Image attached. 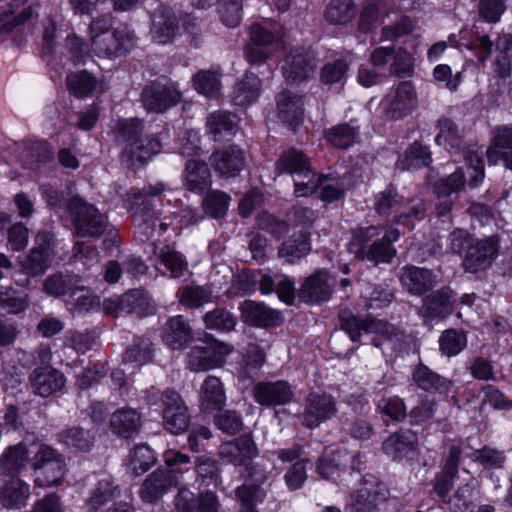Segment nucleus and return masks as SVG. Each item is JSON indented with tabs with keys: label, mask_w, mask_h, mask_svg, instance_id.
<instances>
[{
	"label": "nucleus",
	"mask_w": 512,
	"mask_h": 512,
	"mask_svg": "<svg viewBox=\"0 0 512 512\" xmlns=\"http://www.w3.org/2000/svg\"><path fill=\"white\" fill-rule=\"evenodd\" d=\"M260 94L261 80L254 74L246 73L234 87L232 102L235 106L246 108L255 103Z\"/></svg>",
	"instance_id": "79ce46f5"
},
{
	"label": "nucleus",
	"mask_w": 512,
	"mask_h": 512,
	"mask_svg": "<svg viewBox=\"0 0 512 512\" xmlns=\"http://www.w3.org/2000/svg\"><path fill=\"white\" fill-rule=\"evenodd\" d=\"M439 133L435 138V142L439 146L454 154H463V157L468 165V169L472 170L470 173L471 180L469 185L471 187L478 186L484 178V162L478 153L466 147L463 134L458 126L448 118H440L437 121Z\"/></svg>",
	"instance_id": "7ed1b4c3"
},
{
	"label": "nucleus",
	"mask_w": 512,
	"mask_h": 512,
	"mask_svg": "<svg viewBox=\"0 0 512 512\" xmlns=\"http://www.w3.org/2000/svg\"><path fill=\"white\" fill-rule=\"evenodd\" d=\"M387 497V487L373 476H369L364 478L357 491L351 495L350 505L355 512H377L378 505Z\"/></svg>",
	"instance_id": "f8f14e48"
},
{
	"label": "nucleus",
	"mask_w": 512,
	"mask_h": 512,
	"mask_svg": "<svg viewBox=\"0 0 512 512\" xmlns=\"http://www.w3.org/2000/svg\"><path fill=\"white\" fill-rule=\"evenodd\" d=\"M379 236V229L376 226H368L358 229L353 236L352 247L355 257L359 260H368L375 265L380 263H390L396 256L397 251L392 246L400 237V231L396 228H389L382 238Z\"/></svg>",
	"instance_id": "f03ea898"
},
{
	"label": "nucleus",
	"mask_w": 512,
	"mask_h": 512,
	"mask_svg": "<svg viewBox=\"0 0 512 512\" xmlns=\"http://www.w3.org/2000/svg\"><path fill=\"white\" fill-rule=\"evenodd\" d=\"M174 504L177 512H218L221 506L214 492L207 490L195 496L187 488L178 490Z\"/></svg>",
	"instance_id": "6ab92c4d"
},
{
	"label": "nucleus",
	"mask_w": 512,
	"mask_h": 512,
	"mask_svg": "<svg viewBox=\"0 0 512 512\" xmlns=\"http://www.w3.org/2000/svg\"><path fill=\"white\" fill-rule=\"evenodd\" d=\"M231 347L217 340L205 341L191 348L187 355L188 367L195 372H203L225 363Z\"/></svg>",
	"instance_id": "1a4fd4ad"
},
{
	"label": "nucleus",
	"mask_w": 512,
	"mask_h": 512,
	"mask_svg": "<svg viewBox=\"0 0 512 512\" xmlns=\"http://www.w3.org/2000/svg\"><path fill=\"white\" fill-rule=\"evenodd\" d=\"M28 451L24 444L9 447L0 458V471L13 478L24 469L28 463Z\"/></svg>",
	"instance_id": "de8ad7c7"
},
{
	"label": "nucleus",
	"mask_w": 512,
	"mask_h": 512,
	"mask_svg": "<svg viewBox=\"0 0 512 512\" xmlns=\"http://www.w3.org/2000/svg\"><path fill=\"white\" fill-rule=\"evenodd\" d=\"M412 381L419 389L429 393L446 394L452 386L449 379L435 373L424 364H419L414 369Z\"/></svg>",
	"instance_id": "e433bc0d"
},
{
	"label": "nucleus",
	"mask_w": 512,
	"mask_h": 512,
	"mask_svg": "<svg viewBox=\"0 0 512 512\" xmlns=\"http://www.w3.org/2000/svg\"><path fill=\"white\" fill-rule=\"evenodd\" d=\"M193 330L182 315L169 318L162 330L163 342L172 350H183L193 341Z\"/></svg>",
	"instance_id": "b1692460"
},
{
	"label": "nucleus",
	"mask_w": 512,
	"mask_h": 512,
	"mask_svg": "<svg viewBox=\"0 0 512 512\" xmlns=\"http://www.w3.org/2000/svg\"><path fill=\"white\" fill-rule=\"evenodd\" d=\"M494 146L486 151L489 162L502 159L505 167L512 170V126H499L493 130Z\"/></svg>",
	"instance_id": "473e14b6"
},
{
	"label": "nucleus",
	"mask_w": 512,
	"mask_h": 512,
	"mask_svg": "<svg viewBox=\"0 0 512 512\" xmlns=\"http://www.w3.org/2000/svg\"><path fill=\"white\" fill-rule=\"evenodd\" d=\"M230 196L223 191L214 190L203 199L205 213L215 219L223 218L228 210Z\"/></svg>",
	"instance_id": "0e129e2a"
},
{
	"label": "nucleus",
	"mask_w": 512,
	"mask_h": 512,
	"mask_svg": "<svg viewBox=\"0 0 512 512\" xmlns=\"http://www.w3.org/2000/svg\"><path fill=\"white\" fill-rule=\"evenodd\" d=\"M431 163V152L427 146L414 142L406 151L397 165L402 169H415L428 166Z\"/></svg>",
	"instance_id": "4d7b16f0"
},
{
	"label": "nucleus",
	"mask_w": 512,
	"mask_h": 512,
	"mask_svg": "<svg viewBox=\"0 0 512 512\" xmlns=\"http://www.w3.org/2000/svg\"><path fill=\"white\" fill-rule=\"evenodd\" d=\"M329 143L339 149H348L359 137V125L356 120L337 124L325 131Z\"/></svg>",
	"instance_id": "49530a36"
},
{
	"label": "nucleus",
	"mask_w": 512,
	"mask_h": 512,
	"mask_svg": "<svg viewBox=\"0 0 512 512\" xmlns=\"http://www.w3.org/2000/svg\"><path fill=\"white\" fill-rule=\"evenodd\" d=\"M29 0H13L11 7V15H5V19H0V32L1 33H9L16 26L25 24L27 22H31L38 16V12L40 9V5L36 1H31V3L23 8L18 14H16V9L20 8L22 5L26 4Z\"/></svg>",
	"instance_id": "a18cd8bd"
},
{
	"label": "nucleus",
	"mask_w": 512,
	"mask_h": 512,
	"mask_svg": "<svg viewBox=\"0 0 512 512\" xmlns=\"http://www.w3.org/2000/svg\"><path fill=\"white\" fill-rule=\"evenodd\" d=\"M206 127L214 141L227 140L237 131L238 118L231 112L217 111L207 117Z\"/></svg>",
	"instance_id": "58836bf2"
},
{
	"label": "nucleus",
	"mask_w": 512,
	"mask_h": 512,
	"mask_svg": "<svg viewBox=\"0 0 512 512\" xmlns=\"http://www.w3.org/2000/svg\"><path fill=\"white\" fill-rule=\"evenodd\" d=\"M205 326L210 330L230 332L237 324V318L227 309L217 307L203 317Z\"/></svg>",
	"instance_id": "bf43d9fd"
},
{
	"label": "nucleus",
	"mask_w": 512,
	"mask_h": 512,
	"mask_svg": "<svg viewBox=\"0 0 512 512\" xmlns=\"http://www.w3.org/2000/svg\"><path fill=\"white\" fill-rule=\"evenodd\" d=\"M181 100L180 91L170 83L152 81L142 89L140 101L148 112L163 113Z\"/></svg>",
	"instance_id": "9d476101"
},
{
	"label": "nucleus",
	"mask_w": 512,
	"mask_h": 512,
	"mask_svg": "<svg viewBox=\"0 0 512 512\" xmlns=\"http://www.w3.org/2000/svg\"><path fill=\"white\" fill-rule=\"evenodd\" d=\"M438 342L441 353L453 357L467 346V335L462 329L449 328L441 333Z\"/></svg>",
	"instance_id": "603ef678"
},
{
	"label": "nucleus",
	"mask_w": 512,
	"mask_h": 512,
	"mask_svg": "<svg viewBox=\"0 0 512 512\" xmlns=\"http://www.w3.org/2000/svg\"><path fill=\"white\" fill-rule=\"evenodd\" d=\"M36 473L35 483L39 487L58 485L66 470L64 456L52 446L41 444L32 458Z\"/></svg>",
	"instance_id": "39448f33"
},
{
	"label": "nucleus",
	"mask_w": 512,
	"mask_h": 512,
	"mask_svg": "<svg viewBox=\"0 0 512 512\" xmlns=\"http://www.w3.org/2000/svg\"><path fill=\"white\" fill-rule=\"evenodd\" d=\"M315 54L310 48L293 47L285 59L283 74L286 79L303 81L310 78L316 69Z\"/></svg>",
	"instance_id": "4468645a"
},
{
	"label": "nucleus",
	"mask_w": 512,
	"mask_h": 512,
	"mask_svg": "<svg viewBox=\"0 0 512 512\" xmlns=\"http://www.w3.org/2000/svg\"><path fill=\"white\" fill-rule=\"evenodd\" d=\"M400 284L409 295L421 297L437 285L436 274L427 268L406 265L400 270Z\"/></svg>",
	"instance_id": "f3484780"
},
{
	"label": "nucleus",
	"mask_w": 512,
	"mask_h": 512,
	"mask_svg": "<svg viewBox=\"0 0 512 512\" xmlns=\"http://www.w3.org/2000/svg\"><path fill=\"white\" fill-rule=\"evenodd\" d=\"M161 402L166 429L173 434L186 431L190 422V414L181 395L177 391L168 388L162 393Z\"/></svg>",
	"instance_id": "9b49d317"
},
{
	"label": "nucleus",
	"mask_w": 512,
	"mask_h": 512,
	"mask_svg": "<svg viewBox=\"0 0 512 512\" xmlns=\"http://www.w3.org/2000/svg\"><path fill=\"white\" fill-rule=\"evenodd\" d=\"M195 470L201 485L217 487L221 483L220 468L215 459L207 456L197 457Z\"/></svg>",
	"instance_id": "6e6d98bb"
},
{
	"label": "nucleus",
	"mask_w": 512,
	"mask_h": 512,
	"mask_svg": "<svg viewBox=\"0 0 512 512\" xmlns=\"http://www.w3.org/2000/svg\"><path fill=\"white\" fill-rule=\"evenodd\" d=\"M195 89L208 98H216L221 90L219 76L212 71H200L193 77Z\"/></svg>",
	"instance_id": "338daca9"
},
{
	"label": "nucleus",
	"mask_w": 512,
	"mask_h": 512,
	"mask_svg": "<svg viewBox=\"0 0 512 512\" xmlns=\"http://www.w3.org/2000/svg\"><path fill=\"white\" fill-rule=\"evenodd\" d=\"M265 358V353L260 346L256 344L248 345L244 362L241 366V374L243 377L249 379L254 378L263 366Z\"/></svg>",
	"instance_id": "69168bd1"
},
{
	"label": "nucleus",
	"mask_w": 512,
	"mask_h": 512,
	"mask_svg": "<svg viewBox=\"0 0 512 512\" xmlns=\"http://www.w3.org/2000/svg\"><path fill=\"white\" fill-rule=\"evenodd\" d=\"M178 32V19L171 9L161 7L153 13L150 28V35L153 41L159 44L170 43L175 39Z\"/></svg>",
	"instance_id": "a878e982"
},
{
	"label": "nucleus",
	"mask_w": 512,
	"mask_h": 512,
	"mask_svg": "<svg viewBox=\"0 0 512 512\" xmlns=\"http://www.w3.org/2000/svg\"><path fill=\"white\" fill-rule=\"evenodd\" d=\"M255 401L267 407L285 405L294 398L293 390L287 381L260 382L253 388Z\"/></svg>",
	"instance_id": "aec40b11"
},
{
	"label": "nucleus",
	"mask_w": 512,
	"mask_h": 512,
	"mask_svg": "<svg viewBox=\"0 0 512 512\" xmlns=\"http://www.w3.org/2000/svg\"><path fill=\"white\" fill-rule=\"evenodd\" d=\"M81 282L82 278L73 272L58 271L46 277L43 282V291L56 298L69 297Z\"/></svg>",
	"instance_id": "c9c22d12"
},
{
	"label": "nucleus",
	"mask_w": 512,
	"mask_h": 512,
	"mask_svg": "<svg viewBox=\"0 0 512 512\" xmlns=\"http://www.w3.org/2000/svg\"><path fill=\"white\" fill-rule=\"evenodd\" d=\"M276 170L296 178L309 176L313 171L309 157L302 150L295 148H289L282 152L276 162Z\"/></svg>",
	"instance_id": "c756f323"
},
{
	"label": "nucleus",
	"mask_w": 512,
	"mask_h": 512,
	"mask_svg": "<svg viewBox=\"0 0 512 512\" xmlns=\"http://www.w3.org/2000/svg\"><path fill=\"white\" fill-rule=\"evenodd\" d=\"M210 163L221 176L236 177L245 167L244 152L239 147L232 145L215 151L210 156Z\"/></svg>",
	"instance_id": "393cba45"
},
{
	"label": "nucleus",
	"mask_w": 512,
	"mask_h": 512,
	"mask_svg": "<svg viewBox=\"0 0 512 512\" xmlns=\"http://www.w3.org/2000/svg\"><path fill=\"white\" fill-rule=\"evenodd\" d=\"M418 444L417 434L409 429L400 430L391 434L383 443V452L394 461L409 458L416 450Z\"/></svg>",
	"instance_id": "bb28decb"
},
{
	"label": "nucleus",
	"mask_w": 512,
	"mask_h": 512,
	"mask_svg": "<svg viewBox=\"0 0 512 512\" xmlns=\"http://www.w3.org/2000/svg\"><path fill=\"white\" fill-rule=\"evenodd\" d=\"M302 97L291 91H283L277 96V116L283 123L297 126L303 118Z\"/></svg>",
	"instance_id": "4c0bfd02"
},
{
	"label": "nucleus",
	"mask_w": 512,
	"mask_h": 512,
	"mask_svg": "<svg viewBox=\"0 0 512 512\" xmlns=\"http://www.w3.org/2000/svg\"><path fill=\"white\" fill-rule=\"evenodd\" d=\"M336 413V402L331 395L326 393H310L306 398L305 409L302 413V423L307 428L313 429L331 419Z\"/></svg>",
	"instance_id": "2eb2a0df"
},
{
	"label": "nucleus",
	"mask_w": 512,
	"mask_h": 512,
	"mask_svg": "<svg viewBox=\"0 0 512 512\" xmlns=\"http://www.w3.org/2000/svg\"><path fill=\"white\" fill-rule=\"evenodd\" d=\"M241 315L244 322L259 327H271L282 324L281 314L264 304L245 300L241 306Z\"/></svg>",
	"instance_id": "c85d7f7f"
},
{
	"label": "nucleus",
	"mask_w": 512,
	"mask_h": 512,
	"mask_svg": "<svg viewBox=\"0 0 512 512\" xmlns=\"http://www.w3.org/2000/svg\"><path fill=\"white\" fill-rule=\"evenodd\" d=\"M311 251L310 235L306 232H295L286 239L278 249V256L288 263H295Z\"/></svg>",
	"instance_id": "37998d69"
},
{
	"label": "nucleus",
	"mask_w": 512,
	"mask_h": 512,
	"mask_svg": "<svg viewBox=\"0 0 512 512\" xmlns=\"http://www.w3.org/2000/svg\"><path fill=\"white\" fill-rule=\"evenodd\" d=\"M116 494V486L108 478L101 479L91 496L86 501L87 509L90 512H97L103 505L111 501Z\"/></svg>",
	"instance_id": "052dcab7"
},
{
	"label": "nucleus",
	"mask_w": 512,
	"mask_h": 512,
	"mask_svg": "<svg viewBox=\"0 0 512 512\" xmlns=\"http://www.w3.org/2000/svg\"><path fill=\"white\" fill-rule=\"evenodd\" d=\"M65 307L73 317H77L99 311L101 302L100 298L81 282L79 287L66 298Z\"/></svg>",
	"instance_id": "2f4dec72"
},
{
	"label": "nucleus",
	"mask_w": 512,
	"mask_h": 512,
	"mask_svg": "<svg viewBox=\"0 0 512 512\" xmlns=\"http://www.w3.org/2000/svg\"><path fill=\"white\" fill-rule=\"evenodd\" d=\"M226 403V394L221 380L208 376L200 388V408L204 412L222 409Z\"/></svg>",
	"instance_id": "ea45409f"
},
{
	"label": "nucleus",
	"mask_w": 512,
	"mask_h": 512,
	"mask_svg": "<svg viewBox=\"0 0 512 512\" xmlns=\"http://www.w3.org/2000/svg\"><path fill=\"white\" fill-rule=\"evenodd\" d=\"M340 327L345 331L351 341H361L363 336L376 334L384 336L386 339H391L398 336V330L395 326L372 317H359L345 311L341 313Z\"/></svg>",
	"instance_id": "0eeeda50"
},
{
	"label": "nucleus",
	"mask_w": 512,
	"mask_h": 512,
	"mask_svg": "<svg viewBox=\"0 0 512 512\" xmlns=\"http://www.w3.org/2000/svg\"><path fill=\"white\" fill-rule=\"evenodd\" d=\"M276 41L273 32L258 23L250 27L249 42L245 45L244 56L250 64H261L273 54L272 45Z\"/></svg>",
	"instance_id": "dca6fc26"
},
{
	"label": "nucleus",
	"mask_w": 512,
	"mask_h": 512,
	"mask_svg": "<svg viewBox=\"0 0 512 512\" xmlns=\"http://www.w3.org/2000/svg\"><path fill=\"white\" fill-rule=\"evenodd\" d=\"M120 311L145 317L155 312V305L144 291L133 289L122 295L119 299Z\"/></svg>",
	"instance_id": "a19ab883"
},
{
	"label": "nucleus",
	"mask_w": 512,
	"mask_h": 512,
	"mask_svg": "<svg viewBox=\"0 0 512 512\" xmlns=\"http://www.w3.org/2000/svg\"><path fill=\"white\" fill-rule=\"evenodd\" d=\"M30 497L29 485L19 478H11L0 486V503L7 509H21Z\"/></svg>",
	"instance_id": "f704fd0d"
},
{
	"label": "nucleus",
	"mask_w": 512,
	"mask_h": 512,
	"mask_svg": "<svg viewBox=\"0 0 512 512\" xmlns=\"http://www.w3.org/2000/svg\"><path fill=\"white\" fill-rule=\"evenodd\" d=\"M499 237L491 235L473 241L463 254L461 267L466 273H479L489 269L498 258Z\"/></svg>",
	"instance_id": "423d86ee"
},
{
	"label": "nucleus",
	"mask_w": 512,
	"mask_h": 512,
	"mask_svg": "<svg viewBox=\"0 0 512 512\" xmlns=\"http://www.w3.org/2000/svg\"><path fill=\"white\" fill-rule=\"evenodd\" d=\"M462 450L458 446H452L449 449V455L441 473L435 478L433 492L439 498H445L454 486V479L458 474L460 457Z\"/></svg>",
	"instance_id": "7c9ffc66"
},
{
	"label": "nucleus",
	"mask_w": 512,
	"mask_h": 512,
	"mask_svg": "<svg viewBox=\"0 0 512 512\" xmlns=\"http://www.w3.org/2000/svg\"><path fill=\"white\" fill-rule=\"evenodd\" d=\"M134 30L127 24L118 25L111 33L93 39L91 48L98 56L117 58L126 55L136 44Z\"/></svg>",
	"instance_id": "6e6552de"
},
{
	"label": "nucleus",
	"mask_w": 512,
	"mask_h": 512,
	"mask_svg": "<svg viewBox=\"0 0 512 512\" xmlns=\"http://www.w3.org/2000/svg\"><path fill=\"white\" fill-rule=\"evenodd\" d=\"M67 210L78 237L96 239L101 237L108 227L105 214L79 195L70 198Z\"/></svg>",
	"instance_id": "20e7f679"
},
{
	"label": "nucleus",
	"mask_w": 512,
	"mask_h": 512,
	"mask_svg": "<svg viewBox=\"0 0 512 512\" xmlns=\"http://www.w3.org/2000/svg\"><path fill=\"white\" fill-rule=\"evenodd\" d=\"M58 440L68 448L75 451H89L94 444V437L90 431L81 427H71L58 434Z\"/></svg>",
	"instance_id": "3c124183"
},
{
	"label": "nucleus",
	"mask_w": 512,
	"mask_h": 512,
	"mask_svg": "<svg viewBox=\"0 0 512 512\" xmlns=\"http://www.w3.org/2000/svg\"><path fill=\"white\" fill-rule=\"evenodd\" d=\"M374 207L379 215L388 216L402 207V198L394 187L388 186L375 195Z\"/></svg>",
	"instance_id": "e2e57ef3"
},
{
	"label": "nucleus",
	"mask_w": 512,
	"mask_h": 512,
	"mask_svg": "<svg viewBox=\"0 0 512 512\" xmlns=\"http://www.w3.org/2000/svg\"><path fill=\"white\" fill-rule=\"evenodd\" d=\"M158 258L160 263L170 272L171 278H181L188 272V263L184 257L169 246L159 250Z\"/></svg>",
	"instance_id": "13d9d810"
},
{
	"label": "nucleus",
	"mask_w": 512,
	"mask_h": 512,
	"mask_svg": "<svg viewBox=\"0 0 512 512\" xmlns=\"http://www.w3.org/2000/svg\"><path fill=\"white\" fill-rule=\"evenodd\" d=\"M416 94L411 82H401L394 95L385 98L382 102L385 116L391 120H398L410 114L416 107Z\"/></svg>",
	"instance_id": "a211bd4d"
},
{
	"label": "nucleus",
	"mask_w": 512,
	"mask_h": 512,
	"mask_svg": "<svg viewBox=\"0 0 512 512\" xmlns=\"http://www.w3.org/2000/svg\"><path fill=\"white\" fill-rule=\"evenodd\" d=\"M29 381L35 394L48 397L61 391L65 386L66 379L59 370L51 366H42L32 371Z\"/></svg>",
	"instance_id": "4be33fe9"
},
{
	"label": "nucleus",
	"mask_w": 512,
	"mask_h": 512,
	"mask_svg": "<svg viewBox=\"0 0 512 512\" xmlns=\"http://www.w3.org/2000/svg\"><path fill=\"white\" fill-rule=\"evenodd\" d=\"M179 303L186 308H200L212 301V291L207 286L186 285L177 294Z\"/></svg>",
	"instance_id": "8fccbe9b"
},
{
	"label": "nucleus",
	"mask_w": 512,
	"mask_h": 512,
	"mask_svg": "<svg viewBox=\"0 0 512 512\" xmlns=\"http://www.w3.org/2000/svg\"><path fill=\"white\" fill-rule=\"evenodd\" d=\"M153 352V344L149 338L136 336L125 351L124 361L144 365L152 360Z\"/></svg>",
	"instance_id": "5fc2aeb1"
},
{
	"label": "nucleus",
	"mask_w": 512,
	"mask_h": 512,
	"mask_svg": "<svg viewBox=\"0 0 512 512\" xmlns=\"http://www.w3.org/2000/svg\"><path fill=\"white\" fill-rule=\"evenodd\" d=\"M215 426L223 433L233 436L243 428V418L235 410H223L214 417Z\"/></svg>",
	"instance_id": "774afa93"
},
{
	"label": "nucleus",
	"mask_w": 512,
	"mask_h": 512,
	"mask_svg": "<svg viewBox=\"0 0 512 512\" xmlns=\"http://www.w3.org/2000/svg\"><path fill=\"white\" fill-rule=\"evenodd\" d=\"M355 15L353 0H330L324 11L326 21L333 25H346Z\"/></svg>",
	"instance_id": "09e8293b"
},
{
	"label": "nucleus",
	"mask_w": 512,
	"mask_h": 512,
	"mask_svg": "<svg viewBox=\"0 0 512 512\" xmlns=\"http://www.w3.org/2000/svg\"><path fill=\"white\" fill-rule=\"evenodd\" d=\"M144 130V120L137 117L121 119L115 128L116 142L122 146L121 162L133 171L144 166L162 149L157 136L144 135Z\"/></svg>",
	"instance_id": "f257e3e1"
},
{
	"label": "nucleus",
	"mask_w": 512,
	"mask_h": 512,
	"mask_svg": "<svg viewBox=\"0 0 512 512\" xmlns=\"http://www.w3.org/2000/svg\"><path fill=\"white\" fill-rule=\"evenodd\" d=\"M257 455V447L249 435L221 444L219 456L235 466H246Z\"/></svg>",
	"instance_id": "5701e85b"
},
{
	"label": "nucleus",
	"mask_w": 512,
	"mask_h": 512,
	"mask_svg": "<svg viewBox=\"0 0 512 512\" xmlns=\"http://www.w3.org/2000/svg\"><path fill=\"white\" fill-rule=\"evenodd\" d=\"M156 461V456L147 445H139L134 448L129 456L128 467L132 473L139 476L148 471Z\"/></svg>",
	"instance_id": "680f3d73"
},
{
	"label": "nucleus",
	"mask_w": 512,
	"mask_h": 512,
	"mask_svg": "<svg viewBox=\"0 0 512 512\" xmlns=\"http://www.w3.org/2000/svg\"><path fill=\"white\" fill-rule=\"evenodd\" d=\"M142 426L140 413L133 408H120L110 417V428L113 433L125 439L132 438Z\"/></svg>",
	"instance_id": "72a5a7b5"
},
{
	"label": "nucleus",
	"mask_w": 512,
	"mask_h": 512,
	"mask_svg": "<svg viewBox=\"0 0 512 512\" xmlns=\"http://www.w3.org/2000/svg\"><path fill=\"white\" fill-rule=\"evenodd\" d=\"M177 486V478L173 469H157L144 480L140 497L148 503H156L172 487Z\"/></svg>",
	"instance_id": "412c9836"
},
{
	"label": "nucleus",
	"mask_w": 512,
	"mask_h": 512,
	"mask_svg": "<svg viewBox=\"0 0 512 512\" xmlns=\"http://www.w3.org/2000/svg\"><path fill=\"white\" fill-rule=\"evenodd\" d=\"M333 286L326 271H317L305 279L299 297L307 303L325 302L332 295Z\"/></svg>",
	"instance_id": "cd10ccee"
},
{
	"label": "nucleus",
	"mask_w": 512,
	"mask_h": 512,
	"mask_svg": "<svg viewBox=\"0 0 512 512\" xmlns=\"http://www.w3.org/2000/svg\"><path fill=\"white\" fill-rule=\"evenodd\" d=\"M97 80L86 70L72 72L66 77V86L72 95L85 98L95 89Z\"/></svg>",
	"instance_id": "864d4df0"
},
{
	"label": "nucleus",
	"mask_w": 512,
	"mask_h": 512,
	"mask_svg": "<svg viewBox=\"0 0 512 512\" xmlns=\"http://www.w3.org/2000/svg\"><path fill=\"white\" fill-rule=\"evenodd\" d=\"M452 312V291L446 287L432 290L431 293L424 295L422 304L418 308V315L425 325L431 324L433 321L444 320Z\"/></svg>",
	"instance_id": "ddd939ff"
},
{
	"label": "nucleus",
	"mask_w": 512,
	"mask_h": 512,
	"mask_svg": "<svg viewBox=\"0 0 512 512\" xmlns=\"http://www.w3.org/2000/svg\"><path fill=\"white\" fill-rule=\"evenodd\" d=\"M211 184L208 165L200 160H189L185 167V186L187 190L202 194Z\"/></svg>",
	"instance_id": "c03bdc74"
}]
</instances>
